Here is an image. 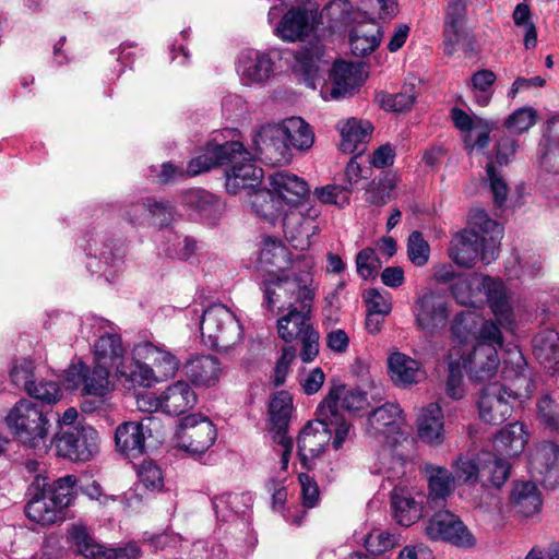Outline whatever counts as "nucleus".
Masks as SVG:
<instances>
[{
	"label": "nucleus",
	"mask_w": 559,
	"mask_h": 559,
	"mask_svg": "<svg viewBox=\"0 0 559 559\" xmlns=\"http://www.w3.org/2000/svg\"><path fill=\"white\" fill-rule=\"evenodd\" d=\"M501 373L502 383H490L478 394L479 418L490 425H499L507 420L513 411L514 401L528 397L536 388L518 345H507Z\"/></svg>",
	"instance_id": "1"
},
{
	"label": "nucleus",
	"mask_w": 559,
	"mask_h": 559,
	"mask_svg": "<svg viewBox=\"0 0 559 559\" xmlns=\"http://www.w3.org/2000/svg\"><path fill=\"white\" fill-rule=\"evenodd\" d=\"M223 165H230L225 182L228 193L237 194L242 190L248 193L260 186L263 170L255 166L252 154L238 141L207 143L203 152L189 162L188 173L199 175Z\"/></svg>",
	"instance_id": "2"
},
{
	"label": "nucleus",
	"mask_w": 559,
	"mask_h": 559,
	"mask_svg": "<svg viewBox=\"0 0 559 559\" xmlns=\"http://www.w3.org/2000/svg\"><path fill=\"white\" fill-rule=\"evenodd\" d=\"M85 325L97 336L94 344V362L115 369L116 377L126 388H150L157 381L151 366L139 361L136 357H126L121 336L108 320L93 317Z\"/></svg>",
	"instance_id": "3"
},
{
	"label": "nucleus",
	"mask_w": 559,
	"mask_h": 559,
	"mask_svg": "<svg viewBox=\"0 0 559 559\" xmlns=\"http://www.w3.org/2000/svg\"><path fill=\"white\" fill-rule=\"evenodd\" d=\"M503 229L480 207L469 211L467 227L456 233L448 249L449 258L459 266L472 267L478 259L490 264L498 258Z\"/></svg>",
	"instance_id": "4"
},
{
	"label": "nucleus",
	"mask_w": 559,
	"mask_h": 559,
	"mask_svg": "<svg viewBox=\"0 0 559 559\" xmlns=\"http://www.w3.org/2000/svg\"><path fill=\"white\" fill-rule=\"evenodd\" d=\"M75 485L73 475L60 477L51 485L43 474L35 475L28 489L31 499L25 507L26 516L43 525L62 520L63 510L74 499Z\"/></svg>",
	"instance_id": "5"
},
{
	"label": "nucleus",
	"mask_w": 559,
	"mask_h": 559,
	"mask_svg": "<svg viewBox=\"0 0 559 559\" xmlns=\"http://www.w3.org/2000/svg\"><path fill=\"white\" fill-rule=\"evenodd\" d=\"M5 424L24 448L46 453L52 444L50 412L31 400L16 402L5 416Z\"/></svg>",
	"instance_id": "6"
},
{
	"label": "nucleus",
	"mask_w": 559,
	"mask_h": 559,
	"mask_svg": "<svg viewBox=\"0 0 559 559\" xmlns=\"http://www.w3.org/2000/svg\"><path fill=\"white\" fill-rule=\"evenodd\" d=\"M188 314L200 326L205 345L227 353L243 340V328L236 314L222 304H214L206 309L189 308Z\"/></svg>",
	"instance_id": "7"
},
{
	"label": "nucleus",
	"mask_w": 559,
	"mask_h": 559,
	"mask_svg": "<svg viewBox=\"0 0 559 559\" xmlns=\"http://www.w3.org/2000/svg\"><path fill=\"white\" fill-rule=\"evenodd\" d=\"M261 286L264 293L265 306L269 310H284L301 306L310 309L316 297L318 286L311 273L302 272L289 276L287 272L263 276Z\"/></svg>",
	"instance_id": "8"
},
{
	"label": "nucleus",
	"mask_w": 559,
	"mask_h": 559,
	"mask_svg": "<svg viewBox=\"0 0 559 559\" xmlns=\"http://www.w3.org/2000/svg\"><path fill=\"white\" fill-rule=\"evenodd\" d=\"M85 242L87 266L93 273L102 272L110 281L122 271L126 250L122 243L111 239L106 230H92L86 235Z\"/></svg>",
	"instance_id": "9"
},
{
	"label": "nucleus",
	"mask_w": 559,
	"mask_h": 559,
	"mask_svg": "<svg viewBox=\"0 0 559 559\" xmlns=\"http://www.w3.org/2000/svg\"><path fill=\"white\" fill-rule=\"evenodd\" d=\"M320 215V209L309 204L285 210L281 217L286 240L297 250L308 249L321 230Z\"/></svg>",
	"instance_id": "10"
},
{
	"label": "nucleus",
	"mask_w": 559,
	"mask_h": 559,
	"mask_svg": "<svg viewBox=\"0 0 559 559\" xmlns=\"http://www.w3.org/2000/svg\"><path fill=\"white\" fill-rule=\"evenodd\" d=\"M110 370L102 364L94 362V366H88L80 361L69 366L64 381L69 389L80 390L82 395L104 399L115 390Z\"/></svg>",
	"instance_id": "11"
},
{
	"label": "nucleus",
	"mask_w": 559,
	"mask_h": 559,
	"mask_svg": "<svg viewBox=\"0 0 559 559\" xmlns=\"http://www.w3.org/2000/svg\"><path fill=\"white\" fill-rule=\"evenodd\" d=\"M214 424L202 414L183 417L176 432V447L190 455L204 454L215 442Z\"/></svg>",
	"instance_id": "12"
},
{
	"label": "nucleus",
	"mask_w": 559,
	"mask_h": 559,
	"mask_svg": "<svg viewBox=\"0 0 559 559\" xmlns=\"http://www.w3.org/2000/svg\"><path fill=\"white\" fill-rule=\"evenodd\" d=\"M51 441L59 456L87 462L98 452L99 436L93 427L82 426L60 432Z\"/></svg>",
	"instance_id": "13"
},
{
	"label": "nucleus",
	"mask_w": 559,
	"mask_h": 559,
	"mask_svg": "<svg viewBox=\"0 0 559 559\" xmlns=\"http://www.w3.org/2000/svg\"><path fill=\"white\" fill-rule=\"evenodd\" d=\"M276 59H281L277 49L242 50L237 59V73L241 83L247 86L264 85L274 75Z\"/></svg>",
	"instance_id": "14"
},
{
	"label": "nucleus",
	"mask_w": 559,
	"mask_h": 559,
	"mask_svg": "<svg viewBox=\"0 0 559 559\" xmlns=\"http://www.w3.org/2000/svg\"><path fill=\"white\" fill-rule=\"evenodd\" d=\"M69 538L76 551L86 559H139L140 547L129 543L123 547L107 548L97 543L84 525L74 524L69 530Z\"/></svg>",
	"instance_id": "15"
},
{
	"label": "nucleus",
	"mask_w": 559,
	"mask_h": 559,
	"mask_svg": "<svg viewBox=\"0 0 559 559\" xmlns=\"http://www.w3.org/2000/svg\"><path fill=\"white\" fill-rule=\"evenodd\" d=\"M252 145L254 156L266 164L284 165L292 159L289 144L285 142L278 123L262 126L253 135Z\"/></svg>",
	"instance_id": "16"
},
{
	"label": "nucleus",
	"mask_w": 559,
	"mask_h": 559,
	"mask_svg": "<svg viewBox=\"0 0 559 559\" xmlns=\"http://www.w3.org/2000/svg\"><path fill=\"white\" fill-rule=\"evenodd\" d=\"M426 534L432 540L450 543L460 548L475 545V537L460 518L450 511H439L426 525Z\"/></svg>",
	"instance_id": "17"
},
{
	"label": "nucleus",
	"mask_w": 559,
	"mask_h": 559,
	"mask_svg": "<svg viewBox=\"0 0 559 559\" xmlns=\"http://www.w3.org/2000/svg\"><path fill=\"white\" fill-rule=\"evenodd\" d=\"M337 391H330L328 396L319 404L317 416L322 418L330 433L331 445L335 451L352 442L354 430L352 424L340 412Z\"/></svg>",
	"instance_id": "18"
},
{
	"label": "nucleus",
	"mask_w": 559,
	"mask_h": 559,
	"mask_svg": "<svg viewBox=\"0 0 559 559\" xmlns=\"http://www.w3.org/2000/svg\"><path fill=\"white\" fill-rule=\"evenodd\" d=\"M416 325L426 334L433 335L448 322V302L438 294L427 292L419 296L413 307Z\"/></svg>",
	"instance_id": "19"
},
{
	"label": "nucleus",
	"mask_w": 559,
	"mask_h": 559,
	"mask_svg": "<svg viewBox=\"0 0 559 559\" xmlns=\"http://www.w3.org/2000/svg\"><path fill=\"white\" fill-rule=\"evenodd\" d=\"M181 204L189 215L206 226H215L225 213L224 201L203 189H191L182 193Z\"/></svg>",
	"instance_id": "20"
},
{
	"label": "nucleus",
	"mask_w": 559,
	"mask_h": 559,
	"mask_svg": "<svg viewBox=\"0 0 559 559\" xmlns=\"http://www.w3.org/2000/svg\"><path fill=\"white\" fill-rule=\"evenodd\" d=\"M500 362L496 346L488 343H477L469 353L462 357V365L468 379L479 383L493 378Z\"/></svg>",
	"instance_id": "21"
},
{
	"label": "nucleus",
	"mask_w": 559,
	"mask_h": 559,
	"mask_svg": "<svg viewBox=\"0 0 559 559\" xmlns=\"http://www.w3.org/2000/svg\"><path fill=\"white\" fill-rule=\"evenodd\" d=\"M530 471L544 487L559 486V445L551 441L537 444L531 454Z\"/></svg>",
	"instance_id": "22"
},
{
	"label": "nucleus",
	"mask_w": 559,
	"mask_h": 559,
	"mask_svg": "<svg viewBox=\"0 0 559 559\" xmlns=\"http://www.w3.org/2000/svg\"><path fill=\"white\" fill-rule=\"evenodd\" d=\"M330 442V433L322 418L317 416L314 421L308 423L298 437V455L305 468H312L314 461L324 452Z\"/></svg>",
	"instance_id": "23"
},
{
	"label": "nucleus",
	"mask_w": 559,
	"mask_h": 559,
	"mask_svg": "<svg viewBox=\"0 0 559 559\" xmlns=\"http://www.w3.org/2000/svg\"><path fill=\"white\" fill-rule=\"evenodd\" d=\"M331 86L321 90L323 99H341L352 95L362 84V73L358 66L345 61L334 63L330 74Z\"/></svg>",
	"instance_id": "24"
},
{
	"label": "nucleus",
	"mask_w": 559,
	"mask_h": 559,
	"mask_svg": "<svg viewBox=\"0 0 559 559\" xmlns=\"http://www.w3.org/2000/svg\"><path fill=\"white\" fill-rule=\"evenodd\" d=\"M402 413L401 406L396 403H385L374 408L367 417L366 435L374 440L392 438L396 442L394 435L400 433Z\"/></svg>",
	"instance_id": "25"
},
{
	"label": "nucleus",
	"mask_w": 559,
	"mask_h": 559,
	"mask_svg": "<svg viewBox=\"0 0 559 559\" xmlns=\"http://www.w3.org/2000/svg\"><path fill=\"white\" fill-rule=\"evenodd\" d=\"M270 187L284 210L307 205L302 201L309 194V187L302 178L287 171H278L270 177Z\"/></svg>",
	"instance_id": "26"
},
{
	"label": "nucleus",
	"mask_w": 559,
	"mask_h": 559,
	"mask_svg": "<svg viewBox=\"0 0 559 559\" xmlns=\"http://www.w3.org/2000/svg\"><path fill=\"white\" fill-rule=\"evenodd\" d=\"M10 378L16 386L23 388L26 393L46 404H52L60 400L61 390L55 384H46L47 391L40 392V389L35 388L34 378V366L33 362L26 358L16 359L11 369Z\"/></svg>",
	"instance_id": "27"
},
{
	"label": "nucleus",
	"mask_w": 559,
	"mask_h": 559,
	"mask_svg": "<svg viewBox=\"0 0 559 559\" xmlns=\"http://www.w3.org/2000/svg\"><path fill=\"white\" fill-rule=\"evenodd\" d=\"M132 353L139 361L151 360L160 378L174 377L180 366L178 358L159 343L141 342L133 347Z\"/></svg>",
	"instance_id": "28"
},
{
	"label": "nucleus",
	"mask_w": 559,
	"mask_h": 559,
	"mask_svg": "<svg viewBox=\"0 0 559 559\" xmlns=\"http://www.w3.org/2000/svg\"><path fill=\"white\" fill-rule=\"evenodd\" d=\"M424 496L416 497L404 487L395 486L391 492L393 518L402 526H409L423 516Z\"/></svg>",
	"instance_id": "29"
},
{
	"label": "nucleus",
	"mask_w": 559,
	"mask_h": 559,
	"mask_svg": "<svg viewBox=\"0 0 559 559\" xmlns=\"http://www.w3.org/2000/svg\"><path fill=\"white\" fill-rule=\"evenodd\" d=\"M483 293L497 321L503 326H510L513 323V307L511 292L506 284L486 275Z\"/></svg>",
	"instance_id": "30"
},
{
	"label": "nucleus",
	"mask_w": 559,
	"mask_h": 559,
	"mask_svg": "<svg viewBox=\"0 0 559 559\" xmlns=\"http://www.w3.org/2000/svg\"><path fill=\"white\" fill-rule=\"evenodd\" d=\"M424 472L427 476L429 489L427 497L428 506L431 509L443 507L447 499L454 491L453 474L449 469L431 463L424 465Z\"/></svg>",
	"instance_id": "31"
},
{
	"label": "nucleus",
	"mask_w": 559,
	"mask_h": 559,
	"mask_svg": "<svg viewBox=\"0 0 559 559\" xmlns=\"http://www.w3.org/2000/svg\"><path fill=\"white\" fill-rule=\"evenodd\" d=\"M143 421H124L115 431L116 449L127 457H138L144 453L146 433Z\"/></svg>",
	"instance_id": "32"
},
{
	"label": "nucleus",
	"mask_w": 559,
	"mask_h": 559,
	"mask_svg": "<svg viewBox=\"0 0 559 559\" xmlns=\"http://www.w3.org/2000/svg\"><path fill=\"white\" fill-rule=\"evenodd\" d=\"M290 263V252L280 239L263 238L258 259V269L264 273L263 276L283 273Z\"/></svg>",
	"instance_id": "33"
},
{
	"label": "nucleus",
	"mask_w": 559,
	"mask_h": 559,
	"mask_svg": "<svg viewBox=\"0 0 559 559\" xmlns=\"http://www.w3.org/2000/svg\"><path fill=\"white\" fill-rule=\"evenodd\" d=\"M418 438L429 445H440L444 441L443 412L438 403L423 407L417 417Z\"/></svg>",
	"instance_id": "34"
},
{
	"label": "nucleus",
	"mask_w": 559,
	"mask_h": 559,
	"mask_svg": "<svg viewBox=\"0 0 559 559\" xmlns=\"http://www.w3.org/2000/svg\"><path fill=\"white\" fill-rule=\"evenodd\" d=\"M185 374L199 386H213L223 373L218 358L212 355H194L183 366Z\"/></svg>",
	"instance_id": "35"
},
{
	"label": "nucleus",
	"mask_w": 559,
	"mask_h": 559,
	"mask_svg": "<svg viewBox=\"0 0 559 559\" xmlns=\"http://www.w3.org/2000/svg\"><path fill=\"white\" fill-rule=\"evenodd\" d=\"M198 397L192 388L185 381H177L162 393L163 413L179 416L197 404Z\"/></svg>",
	"instance_id": "36"
},
{
	"label": "nucleus",
	"mask_w": 559,
	"mask_h": 559,
	"mask_svg": "<svg viewBox=\"0 0 559 559\" xmlns=\"http://www.w3.org/2000/svg\"><path fill=\"white\" fill-rule=\"evenodd\" d=\"M388 365L392 381L400 386L416 384L425 376L419 361L400 352L389 356Z\"/></svg>",
	"instance_id": "37"
},
{
	"label": "nucleus",
	"mask_w": 559,
	"mask_h": 559,
	"mask_svg": "<svg viewBox=\"0 0 559 559\" xmlns=\"http://www.w3.org/2000/svg\"><path fill=\"white\" fill-rule=\"evenodd\" d=\"M381 39L382 29L377 22L373 20L360 22L350 32V50L357 57H365L380 45Z\"/></svg>",
	"instance_id": "38"
},
{
	"label": "nucleus",
	"mask_w": 559,
	"mask_h": 559,
	"mask_svg": "<svg viewBox=\"0 0 559 559\" xmlns=\"http://www.w3.org/2000/svg\"><path fill=\"white\" fill-rule=\"evenodd\" d=\"M528 433L522 423L514 421L502 428L493 440V448L504 456L520 455L527 443Z\"/></svg>",
	"instance_id": "39"
},
{
	"label": "nucleus",
	"mask_w": 559,
	"mask_h": 559,
	"mask_svg": "<svg viewBox=\"0 0 559 559\" xmlns=\"http://www.w3.org/2000/svg\"><path fill=\"white\" fill-rule=\"evenodd\" d=\"M540 167L547 173H559V114L547 120L546 133L540 144Z\"/></svg>",
	"instance_id": "40"
},
{
	"label": "nucleus",
	"mask_w": 559,
	"mask_h": 559,
	"mask_svg": "<svg viewBox=\"0 0 559 559\" xmlns=\"http://www.w3.org/2000/svg\"><path fill=\"white\" fill-rule=\"evenodd\" d=\"M323 55L322 46L317 43L310 49H305L296 56L295 71L309 88L316 90L317 83L320 81L319 62L322 60Z\"/></svg>",
	"instance_id": "41"
},
{
	"label": "nucleus",
	"mask_w": 559,
	"mask_h": 559,
	"mask_svg": "<svg viewBox=\"0 0 559 559\" xmlns=\"http://www.w3.org/2000/svg\"><path fill=\"white\" fill-rule=\"evenodd\" d=\"M372 130V124L367 120L348 119L341 128V150L346 154L360 152L359 146L368 142Z\"/></svg>",
	"instance_id": "42"
},
{
	"label": "nucleus",
	"mask_w": 559,
	"mask_h": 559,
	"mask_svg": "<svg viewBox=\"0 0 559 559\" xmlns=\"http://www.w3.org/2000/svg\"><path fill=\"white\" fill-rule=\"evenodd\" d=\"M288 310V313L277 320L278 335L286 343L298 340L306 334V331L312 329L308 318L310 309H302L299 306Z\"/></svg>",
	"instance_id": "43"
},
{
	"label": "nucleus",
	"mask_w": 559,
	"mask_h": 559,
	"mask_svg": "<svg viewBox=\"0 0 559 559\" xmlns=\"http://www.w3.org/2000/svg\"><path fill=\"white\" fill-rule=\"evenodd\" d=\"M533 352L540 365L556 371L559 365V333L555 330L539 332L533 340Z\"/></svg>",
	"instance_id": "44"
},
{
	"label": "nucleus",
	"mask_w": 559,
	"mask_h": 559,
	"mask_svg": "<svg viewBox=\"0 0 559 559\" xmlns=\"http://www.w3.org/2000/svg\"><path fill=\"white\" fill-rule=\"evenodd\" d=\"M466 5L464 0H449L445 17L444 52L449 56L455 51V44H460L465 17Z\"/></svg>",
	"instance_id": "45"
},
{
	"label": "nucleus",
	"mask_w": 559,
	"mask_h": 559,
	"mask_svg": "<svg viewBox=\"0 0 559 559\" xmlns=\"http://www.w3.org/2000/svg\"><path fill=\"white\" fill-rule=\"evenodd\" d=\"M284 131L285 142L292 147L306 151L314 142V133L310 126L300 117H289L278 123Z\"/></svg>",
	"instance_id": "46"
},
{
	"label": "nucleus",
	"mask_w": 559,
	"mask_h": 559,
	"mask_svg": "<svg viewBox=\"0 0 559 559\" xmlns=\"http://www.w3.org/2000/svg\"><path fill=\"white\" fill-rule=\"evenodd\" d=\"M250 198V206L252 211L263 219L274 223L282 214L284 209L280 203L277 197L273 193V189H257L254 188L248 192Z\"/></svg>",
	"instance_id": "47"
},
{
	"label": "nucleus",
	"mask_w": 559,
	"mask_h": 559,
	"mask_svg": "<svg viewBox=\"0 0 559 559\" xmlns=\"http://www.w3.org/2000/svg\"><path fill=\"white\" fill-rule=\"evenodd\" d=\"M510 499L516 512L524 516L536 514L542 507L540 492L532 481H520L515 484Z\"/></svg>",
	"instance_id": "48"
},
{
	"label": "nucleus",
	"mask_w": 559,
	"mask_h": 559,
	"mask_svg": "<svg viewBox=\"0 0 559 559\" xmlns=\"http://www.w3.org/2000/svg\"><path fill=\"white\" fill-rule=\"evenodd\" d=\"M293 401L287 392L281 391L274 394L269 405L270 433L272 437L286 435Z\"/></svg>",
	"instance_id": "49"
},
{
	"label": "nucleus",
	"mask_w": 559,
	"mask_h": 559,
	"mask_svg": "<svg viewBox=\"0 0 559 559\" xmlns=\"http://www.w3.org/2000/svg\"><path fill=\"white\" fill-rule=\"evenodd\" d=\"M486 275L474 273L459 277L451 287L453 298L462 306H475L476 297L484 292Z\"/></svg>",
	"instance_id": "50"
},
{
	"label": "nucleus",
	"mask_w": 559,
	"mask_h": 559,
	"mask_svg": "<svg viewBox=\"0 0 559 559\" xmlns=\"http://www.w3.org/2000/svg\"><path fill=\"white\" fill-rule=\"evenodd\" d=\"M353 5L348 0H332L318 12L320 23L326 22L333 29L346 26L353 20Z\"/></svg>",
	"instance_id": "51"
},
{
	"label": "nucleus",
	"mask_w": 559,
	"mask_h": 559,
	"mask_svg": "<svg viewBox=\"0 0 559 559\" xmlns=\"http://www.w3.org/2000/svg\"><path fill=\"white\" fill-rule=\"evenodd\" d=\"M416 97L417 94L414 85H405L402 91L396 94L379 93L377 95V102L380 107L385 110L402 112L413 107Z\"/></svg>",
	"instance_id": "52"
},
{
	"label": "nucleus",
	"mask_w": 559,
	"mask_h": 559,
	"mask_svg": "<svg viewBox=\"0 0 559 559\" xmlns=\"http://www.w3.org/2000/svg\"><path fill=\"white\" fill-rule=\"evenodd\" d=\"M480 321V317L475 311L465 310L457 313L451 324L453 337L460 343L467 342L475 336Z\"/></svg>",
	"instance_id": "53"
},
{
	"label": "nucleus",
	"mask_w": 559,
	"mask_h": 559,
	"mask_svg": "<svg viewBox=\"0 0 559 559\" xmlns=\"http://www.w3.org/2000/svg\"><path fill=\"white\" fill-rule=\"evenodd\" d=\"M486 457L478 456V461L481 462L483 475H488L489 483L499 488L508 479L510 474V464L502 457H498L490 453L485 454Z\"/></svg>",
	"instance_id": "54"
},
{
	"label": "nucleus",
	"mask_w": 559,
	"mask_h": 559,
	"mask_svg": "<svg viewBox=\"0 0 559 559\" xmlns=\"http://www.w3.org/2000/svg\"><path fill=\"white\" fill-rule=\"evenodd\" d=\"M407 257L416 266H424L430 257V246L420 231H413L407 239Z\"/></svg>",
	"instance_id": "55"
},
{
	"label": "nucleus",
	"mask_w": 559,
	"mask_h": 559,
	"mask_svg": "<svg viewBox=\"0 0 559 559\" xmlns=\"http://www.w3.org/2000/svg\"><path fill=\"white\" fill-rule=\"evenodd\" d=\"M364 300L370 314L385 317L392 310V296L386 290L369 288L364 293Z\"/></svg>",
	"instance_id": "56"
},
{
	"label": "nucleus",
	"mask_w": 559,
	"mask_h": 559,
	"mask_svg": "<svg viewBox=\"0 0 559 559\" xmlns=\"http://www.w3.org/2000/svg\"><path fill=\"white\" fill-rule=\"evenodd\" d=\"M397 536L383 530L371 531L364 539L367 551L380 555L397 545Z\"/></svg>",
	"instance_id": "57"
},
{
	"label": "nucleus",
	"mask_w": 559,
	"mask_h": 559,
	"mask_svg": "<svg viewBox=\"0 0 559 559\" xmlns=\"http://www.w3.org/2000/svg\"><path fill=\"white\" fill-rule=\"evenodd\" d=\"M496 75L489 70H481L472 76V84L475 93V99L480 106H487L492 96V84Z\"/></svg>",
	"instance_id": "58"
},
{
	"label": "nucleus",
	"mask_w": 559,
	"mask_h": 559,
	"mask_svg": "<svg viewBox=\"0 0 559 559\" xmlns=\"http://www.w3.org/2000/svg\"><path fill=\"white\" fill-rule=\"evenodd\" d=\"M350 193L352 190L349 186L344 185H328L314 191V194L321 202L334 204L340 207H344L349 203Z\"/></svg>",
	"instance_id": "59"
},
{
	"label": "nucleus",
	"mask_w": 559,
	"mask_h": 559,
	"mask_svg": "<svg viewBox=\"0 0 559 559\" xmlns=\"http://www.w3.org/2000/svg\"><path fill=\"white\" fill-rule=\"evenodd\" d=\"M537 417L550 430H559V405L549 395L537 402Z\"/></svg>",
	"instance_id": "60"
},
{
	"label": "nucleus",
	"mask_w": 559,
	"mask_h": 559,
	"mask_svg": "<svg viewBox=\"0 0 559 559\" xmlns=\"http://www.w3.org/2000/svg\"><path fill=\"white\" fill-rule=\"evenodd\" d=\"M537 112L532 107H522L512 112L506 120V127L514 133H523L536 122Z\"/></svg>",
	"instance_id": "61"
},
{
	"label": "nucleus",
	"mask_w": 559,
	"mask_h": 559,
	"mask_svg": "<svg viewBox=\"0 0 559 559\" xmlns=\"http://www.w3.org/2000/svg\"><path fill=\"white\" fill-rule=\"evenodd\" d=\"M455 476L464 483H475L481 472V462L468 455H461L452 465Z\"/></svg>",
	"instance_id": "62"
},
{
	"label": "nucleus",
	"mask_w": 559,
	"mask_h": 559,
	"mask_svg": "<svg viewBox=\"0 0 559 559\" xmlns=\"http://www.w3.org/2000/svg\"><path fill=\"white\" fill-rule=\"evenodd\" d=\"M380 266V260L372 248H364L356 255V271L364 280L374 277Z\"/></svg>",
	"instance_id": "63"
},
{
	"label": "nucleus",
	"mask_w": 559,
	"mask_h": 559,
	"mask_svg": "<svg viewBox=\"0 0 559 559\" xmlns=\"http://www.w3.org/2000/svg\"><path fill=\"white\" fill-rule=\"evenodd\" d=\"M138 479L148 490H158L163 486L162 471L153 461H144L139 466Z\"/></svg>",
	"instance_id": "64"
}]
</instances>
